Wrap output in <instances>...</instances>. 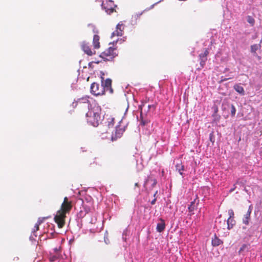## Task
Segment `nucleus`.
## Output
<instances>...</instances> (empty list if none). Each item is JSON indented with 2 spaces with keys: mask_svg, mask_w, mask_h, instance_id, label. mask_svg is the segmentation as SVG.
<instances>
[{
  "mask_svg": "<svg viewBox=\"0 0 262 262\" xmlns=\"http://www.w3.org/2000/svg\"><path fill=\"white\" fill-rule=\"evenodd\" d=\"M101 108L97 104H91L86 114L87 122L94 127L98 126L101 121Z\"/></svg>",
  "mask_w": 262,
  "mask_h": 262,
  "instance_id": "f257e3e1",
  "label": "nucleus"
},
{
  "mask_svg": "<svg viewBox=\"0 0 262 262\" xmlns=\"http://www.w3.org/2000/svg\"><path fill=\"white\" fill-rule=\"evenodd\" d=\"M72 208L71 202L68 201L67 197H65L62 203L60 210H58L54 216L55 222L57 224L59 228H62L64 225L66 214L69 212Z\"/></svg>",
  "mask_w": 262,
  "mask_h": 262,
  "instance_id": "f03ea898",
  "label": "nucleus"
},
{
  "mask_svg": "<svg viewBox=\"0 0 262 262\" xmlns=\"http://www.w3.org/2000/svg\"><path fill=\"white\" fill-rule=\"evenodd\" d=\"M116 49L113 47H110L107 50L103 52L100 54V57L102 58L104 61H111L114 58L118 55V54L115 52Z\"/></svg>",
  "mask_w": 262,
  "mask_h": 262,
  "instance_id": "7ed1b4c3",
  "label": "nucleus"
},
{
  "mask_svg": "<svg viewBox=\"0 0 262 262\" xmlns=\"http://www.w3.org/2000/svg\"><path fill=\"white\" fill-rule=\"evenodd\" d=\"M101 7L107 14H110L114 11V8L116 6L115 5L114 2L111 0H102Z\"/></svg>",
  "mask_w": 262,
  "mask_h": 262,
  "instance_id": "20e7f679",
  "label": "nucleus"
},
{
  "mask_svg": "<svg viewBox=\"0 0 262 262\" xmlns=\"http://www.w3.org/2000/svg\"><path fill=\"white\" fill-rule=\"evenodd\" d=\"M91 92L95 96L103 95L104 93V88L96 82H93L91 86Z\"/></svg>",
  "mask_w": 262,
  "mask_h": 262,
  "instance_id": "39448f33",
  "label": "nucleus"
},
{
  "mask_svg": "<svg viewBox=\"0 0 262 262\" xmlns=\"http://www.w3.org/2000/svg\"><path fill=\"white\" fill-rule=\"evenodd\" d=\"M124 29V26L122 22L120 21L116 26V30L112 33L111 37H113L115 36H122Z\"/></svg>",
  "mask_w": 262,
  "mask_h": 262,
  "instance_id": "423d86ee",
  "label": "nucleus"
},
{
  "mask_svg": "<svg viewBox=\"0 0 262 262\" xmlns=\"http://www.w3.org/2000/svg\"><path fill=\"white\" fill-rule=\"evenodd\" d=\"M101 86L104 88V91H110L111 93H113V89L111 88L112 80L110 78L106 79L105 80L104 79V77L101 76Z\"/></svg>",
  "mask_w": 262,
  "mask_h": 262,
  "instance_id": "0eeeda50",
  "label": "nucleus"
},
{
  "mask_svg": "<svg viewBox=\"0 0 262 262\" xmlns=\"http://www.w3.org/2000/svg\"><path fill=\"white\" fill-rule=\"evenodd\" d=\"M81 48L82 50L84 51L85 53L88 54L89 56H91L93 54L95 53V51L94 52L91 49L90 46H89L88 43H86L85 41H83L81 43Z\"/></svg>",
  "mask_w": 262,
  "mask_h": 262,
  "instance_id": "6e6552de",
  "label": "nucleus"
},
{
  "mask_svg": "<svg viewBox=\"0 0 262 262\" xmlns=\"http://www.w3.org/2000/svg\"><path fill=\"white\" fill-rule=\"evenodd\" d=\"M62 257L61 253L51 252L49 255V259L51 262H57Z\"/></svg>",
  "mask_w": 262,
  "mask_h": 262,
  "instance_id": "1a4fd4ad",
  "label": "nucleus"
},
{
  "mask_svg": "<svg viewBox=\"0 0 262 262\" xmlns=\"http://www.w3.org/2000/svg\"><path fill=\"white\" fill-rule=\"evenodd\" d=\"M252 209V206L251 205H250L247 213L244 215L243 219V223L244 224L248 225L249 224Z\"/></svg>",
  "mask_w": 262,
  "mask_h": 262,
  "instance_id": "9d476101",
  "label": "nucleus"
},
{
  "mask_svg": "<svg viewBox=\"0 0 262 262\" xmlns=\"http://www.w3.org/2000/svg\"><path fill=\"white\" fill-rule=\"evenodd\" d=\"M42 221L39 219L37 221V222L35 224V226H34V229H33V231H32V234H31V235L30 236V239L32 241V240H34V238L33 237V236H34L35 237H36L37 236V235L35 234V232L38 230L39 229V225H40V224L42 223Z\"/></svg>",
  "mask_w": 262,
  "mask_h": 262,
  "instance_id": "9b49d317",
  "label": "nucleus"
},
{
  "mask_svg": "<svg viewBox=\"0 0 262 262\" xmlns=\"http://www.w3.org/2000/svg\"><path fill=\"white\" fill-rule=\"evenodd\" d=\"M88 101H89V100H88V98L87 97H82V98L78 99L77 100H75V101L73 102L72 103V106L73 107H75L76 106L77 103L78 102L85 103L88 102Z\"/></svg>",
  "mask_w": 262,
  "mask_h": 262,
  "instance_id": "f8f14e48",
  "label": "nucleus"
},
{
  "mask_svg": "<svg viewBox=\"0 0 262 262\" xmlns=\"http://www.w3.org/2000/svg\"><path fill=\"white\" fill-rule=\"evenodd\" d=\"M234 89L240 95H245V91L243 86H242L240 84H237L234 85Z\"/></svg>",
  "mask_w": 262,
  "mask_h": 262,
  "instance_id": "ddd939ff",
  "label": "nucleus"
},
{
  "mask_svg": "<svg viewBox=\"0 0 262 262\" xmlns=\"http://www.w3.org/2000/svg\"><path fill=\"white\" fill-rule=\"evenodd\" d=\"M93 46L95 49H98L100 47L99 36L98 35H95L93 37Z\"/></svg>",
  "mask_w": 262,
  "mask_h": 262,
  "instance_id": "4468645a",
  "label": "nucleus"
},
{
  "mask_svg": "<svg viewBox=\"0 0 262 262\" xmlns=\"http://www.w3.org/2000/svg\"><path fill=\"white\" fill-rule=\"evenodd\" d=\"M165 228V224L163 220H161V222L158 223L157 226V230L159 232H162Z\"/></svg>",
  "mask_w": 262,
  "mask_h": 262,
  "instance_id": "2eb2a0df",
  "label": "nucleus"
},
{
  "mask_svg": "<svg viewBox=\"0 0 262 262\" xmlns=\"http://www.w3.org/2000/svg\"><path fill=\"white\" fill-rule=\"evenodd\" d=\"M222 241L218 238L215 235H214V237L212 239V245L213 246H218L222 243Z\"/></svg>",
  "mask_w": 262,
  "mask_h": 262,
  "instance_id": "dca6fc26",
  "label": "nucleus"
},
{
  "mask_svg": "<svg viewBox=\"0 0 262 262\" xmlns=\"http://www.w3.org/2000/svg\"><path fill=\"white\" fill-rule=\"evenodd\" d=\"M260 48V45L255 44L253 45H252L251 46V52L254 55V56H255L256 54V51H257L258 49Z\"/></svg>",
  "mask_w": 262,
  "mask_h": 262,
  "instance_id": "f3484780",
  "label": "nucleus"
},
{
  "mask_svg": "<svg viewBox=\"0 0 262 262\" xmlns=\"http://www.w3.org/2000/svg\"><path fill=\"white\" fill-rule=\"evenodd\" d=\"M250 249V246L247 244H244L241 247L238 252L239 254L243 253L244 252H247Z\"/></svg>",
  "mask_w": 262,
  "mask_h": 262,
  "instance_id": "a211bd4d",
  "label": "nucleus"
},
{
  "mask_svg": "<svg viewBox=\"0 0 262 262\" xmlns=\"http://www.w3.org/2000/svg\"><path fill=\"white\" fill-rule=\"evenodd\" d=\"M106 123H107V126L108 128H113L114 125V118L110 117L107 119Z\"/></svg>",
  "mask_w": 262,
  "mask_h": 262,
  "instance_id": "6ab92c4d",
  "label": "nucleus"
},
{
  "mask_svg": "<svg viewBox=\"0 0 262 262\" xmlns=\"http://www.w3.org/2000/svg\"><path fill=\"white\" fill-rule=\"evenodd\" d=\"M176 167L177 170L178 171L179 173L181 176H183V173L182 171L184 170V165H182V164H177Z\"/></svg>",
  "mask_w": 262,
  "mask_h": 262,
  "instance_id": "aec40b11",
  "label": "nucleus"
},
{
  "mask_svg": "<svg viewBox=\"0 0 262 262\" xmlns=\"http://www.w3.org/2000/svg\"><path fill=\"white\" fill-rule=\"evenodd\" d=\"M152 183V187H154V186L156 184L157 182L156 180L155 179H148L146 180V181L144 183V187H145L146 186L148 185V184L150 183Z\"/></svg>",
  "mask_w": 262,
  "mask_h": 262,
  "instance_id": "412c9836",
  "label": "nucleus"
},
{
  "mask_svg": "<svg viewBox=\"0 0 262 262\" xmlns=\"http://www.w3.org/2000/svg\"><path fill=\"white\" fill-rule=\"evenodd\" d=\"M228 214H229V217L228 219L227 222V224H228V228L229 229H230L229 222H230V220H231V219L233 217V215H234L233 210H232V209H229L228 210Z\"/></svg>",
  "mask_w": 262,
  "mask_h": 262,
  "instance_id": "4be33fe9",
  "label": "nucleus"
},
{
  "mask_svg": "<svg viewBox=\"0 0 262 262\" xmlns=\"http://www.w3.org/2000/svg\"><path fill=\"white\" fill-rule=\"evenodd\" d=\"M209 52L208 51V50H206L205 51V52L203 53H202V54H200L199 56H200V60H207V56L208 55Z\"/></svg>",
  "mask_w": 262,
  "mask_h": 262,
  "instance_id": "5701e85b",
  "label": "nucleus"
},
{
  "mask_svg": "<svg viewBox=\"0 0 262 262\" xmlns=\"http://www.w3.org/2000/svg\"><path fill=\"white\" fill-rule=\"evenodd\" d=\"M88 27L90 28L91 29H92L94 33H98V31L97 30V29L94 25L92 24H89L88 25Z\"/></svg>",
  "mask_w": 262,
  "mask_h": 262,
  "instance_id": "b1692460",
  "label": "nucleus"
},
{
  "mask_svg": "<svg viewBox=\"0 0 262 262\" xmlns=\"http://www.w3.org/2000/svg\"><path fill=\"white\" fill-rule=\"evenodd\" d=\"M122 133L121 134L118 133L117 131L116 132L115 135L113 134L112 135V140H116L118 138H120L121 136Z\"/></svg>",
  "mask_w": 262,
  "mask_h": 262,
  "instance_id": "393cba45",
  "label": "nucleus"
},
{
  "mask_svg": "<svg viewBox=\"0 0 262 262\" xmlns=\"http://www.w3.org/2000/svg\"><path fill=\"white\" fill-rule=\"evenodd\" d=\"M236 113V108L235 106L232 104L231 106V114L232 116H234Z\"/></svg>",
  "mask_w": 262,
  "mask_h": 262,
  "instance_id": "a878e982",
  "label": "nucleus"
},
{
  "mask_svg": "<svg viewBox=\"0 0 262 262\" xmlns=\"http://www.w3.org/2000/svg\"><path fill=\"white\" fill-rule=\"evenodd\" d=\"M247 21L251 25H253L254 19L251 16H248L247 17Z\"/></svg>",
  "mask_w": 262,
  "mask_h": 262,
  "instance_id": "bb28decb",
  "label": "nucleus"
},
{
  "mask_svg": "<svg viewBox=\"0 0 262 262\" xmlns=\"http://www.w3.org/2000/svg\"><path fill=\"white\" fill-rule=\"evenodd\" d=\"M96 220H97L96 217H95V216H92L91 217V219H90L89 222L92 223H96Z\"/></svg>",
  "mask_w": 262,
  "mask_h": 262,
  "instance_id": "cd10ccee",
  "label": "nucleus"
},
{
  "mask_svg": "<svg viewBox=\"0 0 262 262\" xmlns=\"http://www.w3.org/2000/svg\"><path fill=\"white\" fill-rule=\"evenodd\" d=\"M53 253H60V248L56 247L53 249Z\"/></svg>",
  "mask_w": 262,
  "mask_h": 262,
  "instance_id": "c85d7f7f",
  "label": "nucleus"
},
{
  "mask_svg": "<svg viewBox=\"0 0 262 262\" xmlns=\"http://www.w3.org/2000/svg\"><path fill=\"white\" fill-rule=\"evenodd\" d=\"M206 61L204 60H200V65L201 67H203L205 65Z\"/></svg>",
  "mask_w": 262,
  "mask_h": 262,
  "instance_id": "c756f323",
  "label": "nucleus"
},
{
  "mask_svg": "<svg viewBox=\"0 0 262 262\" xmlns=\"http://www.w3.org/2000/svg\"><path fill=\"white\" fill-rule=\"evenodd\" d=\"M163 0H160L159 2H157V3H156L155 4H153L151 6L150 9H152L154 6L157 5V4H158L159 3L162 2Z\"/></svg>",
  "mask_w": 262,
  "mask_h": 262,
  "instance_id": "7c9ffc66",
  "label": "nucleus"
},
{
  "mask_svg": "<svg viewBox=\"0 0 262 262\" xmlns=\"http://www.w3.org/2000/svg\"><path fill=\"white\" fill-rule=\"evenodd\" d=\"M234 221H233V220L231 219V220H230L229 224H230V223H234ZM229 225H230V224H229ZM232 226H233V224H231V227L230 226V228H232Z\"/></svg>",
  "mask_w": 262,
  "mask_h": 262,
  "instance_id": "2f4dec72",
  "label": "nucleus"
},
{
  "mask_svg": "<svg viewBox=\"0 0 262 262\" xmlns=\"http://www.w3.org/2000/svg\"><path fill=\"white\" fill-rule=\"evenodd\" d=\"M145 124V122L143 121V120H141L140 125H144Z\"/></svg>",
  "mask_w": 262,
  "mask_h": 262,
  "instance_id": "473e14b6",
  "label": "nucleus"
},
{
  "mask_svg": "<svg viewBox=\"0 0 262 262\" xmlns=\"http://www.w3.org/2000/svg\"><path fill=\"white\" fill-rule=\"evenodd\" d=\"M156 199H154V200L151 202V204L152 205L155 204V202H156Z\"/></svg>",
  "mask_w": 262,
  "mask_h": 262,
  "instance_id": "72a5a7b5",
  "label": "nucleus"
},
{
  "mask_svg": "<svg viewBox=\"0 0 262 262\" xmlns=\"http://www.w3.org/2000/svg\"><path fill=\"white\" fill-rule=\"evenodd\" d=\"M100 75H101V77L102 76L103 77H104V73L103 72H100Z\"/></svg>",
  "mask_w": 262,
  "mask_h": 262,
  "instance_id": "f704fd0d",
  "label": "nucleus"
},
{
  "mask_svg": "<svg viewBox=\"0 0 262 262\" xmlns=\"http://www.w3.org/2000/svg\"><path fill=\"white\" fill-rule=\"evenodd\" d=\"M234 190V188H232L230 189V191L232 192Z\"/></svg>",
  "mask_w": 262,
  "mask_h": 262,
  "instance_id": "c9c22d12",
  "label": "nucleus"
},
{
  "mask_svg": "<svg viewBox=\"0 0 262 262\" xmlns=\"http://www.w3.org/2000/svg\"><path fill=\"white\" fill-rule=\"evenodd\" d=\"M135 186H138V183H136L135 184Z\"/></svg>",
  "mask_w": 262,
  "mask_h": 262,
  "instance_id": "e433bc0d",
  "label": "nucleus"
},
{
  "mask_svg": "<svg viewBox=\"0 0 262 262\" xmlns=\"http://www.w3.org/2000/svg\"><path fill=\"white\" fill-rule=\"evenodd\" d=\"M148 107V108H150L151 107V105H149Z\"/></svg>",
  "mask_w": 262,
  "mask_h": 262,
  "instance_id": "4c0bfd02",
  "label": "nucleus"
},
{
  "mask_svg": "<svg viewBox=\"0 0 262 262\" xmlns=\"http://www.w3.org/2000/svg\"><path fill=\"white\" fill-rule=\"evenodd\" d=\"M142 13H141L138 16H139L140 15H142Z\"/></svg>",
  "mask_w": 262,
  "mask_h": 262,
  "instance_id": "58836bf2",
  "label": "nucleus"
},
{
  "mask_svg": "<svg viewBox=\"0 0 262 262\" xmlns=\"http://www.w3.org/2000/svg\"><path fill=\"white\" fill-rule=\"evenodd\" d=\"M262 42V39H261L260 41V43H261Z\"/></svg>",
  "mask_w": 262,
  "mask_h": 262,
  "instance_id": "ea45409f",
  "label": "nucleus"
}]
</instances>
